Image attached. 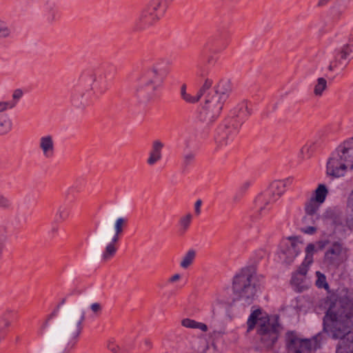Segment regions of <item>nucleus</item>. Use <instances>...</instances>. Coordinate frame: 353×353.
<instances>
[{"mask_svg": "<svg viewBox=\"0 0 353 353\" xmlns=\"http://www.w3.org/2000/svg\"><path fill=\"white\" fill-rule=\"evenodd\" d=\"M310 265V264H307L306 263L305 260H304V261L303 262V263L299 267V268L298 269L297 272L295 274H296L299 276H303L305 277V275H306L307 270H308V266Z\"/></svg>", "mask_w": 353, "mask_h": 353, "instance_id": "31", "label": "nucleus"}, {"mask_svg": "<svg viewBox=\"0 0 353 353\" xmlns=\"http://www.w3.org/2000/svg\"><path fill=\"white\" fill-rule=\"evenodd\" d=\"M248 330H252L257 325L258 334L261 341L267 348H270L278 338L276 327L270 323L268 314L260 309L254 310L250 315L248 321Z\"/></svg>", "mask_w": 353, "mask_h": 353, "instance_id": "5", "label": "nucleus"}, {"mask_svg": "<svg viewBox=\"0 0 353 353\" xmlns=\"http://www.w3.org/2000/svg\"><path fill=\"white\" fill-rule=\"evenodd\" d=\"M180 279L181 275L179 274H174L171 277H170V279H168V282L170 283H173L179 281Z\"/></svg>", "mask_w": 353, "mask_h": 353, "instance_id": "35", "label": "nucleus"}, {"mask_svg": "<svg viewBox=\"0 0 353 353\" xmlns=\"http://www.w3.org/2000/svg\"><path fill=\"white\" fill-rule=\"evenodd\" d=\"M290 353H310L319 347L316 338L303 339L293 332H288L286 337Z\"/></svg>", "mask_w": 353, "mask_h": 353, "instance_id": "8", "label": "nucleus"}, {"mask_svg": "<svg viewBox=\"0 0 353 353\" xmlns=\"http://www.w3.org/2000/svg\"><path fill=\"white\" fill-rule=\"evenodd\" d=\"M317 279L316 281V285L319 288H327V283L326 282V279L324 274H321L320 272L317 271L316 272Z\"/></svg>", "mask_w": 353, "mask_h": 353, "instance_id": "25", "label": "nucleus"}, {"mask_svg": "<svg viewBox=\"0 0 353 353\" xmlns=\"http://www.w3.org/2000/svg\"><path fill=\"white\" fill-rule=\"evenodd\" d=\"M255 272L251 268L242 269L233 278L232 292L244 303L250 304L256 294Z\"/></svg>", "mask_w": 353, "mask_h": 353, "instance_id": "4", "label": "nucleus"}, {"mask_svg": "<svg viewBox=\"0 0 353 353\" xmlns=\"http://www.w3.org/2000/svg\"><path fill=\"white\" fill-rule=\"evenodd\" d=\"M327 88V80L323 77H319L316 79V83L314 88V94L316 97L322 96L323 92Z\"/></svg>", "mask_w": 353, "mask_h": 353, "instance_id": "20", "label": "nucleus"}, {"mask_svg": "<svg viewBox=\"0 0 353 353\" xmlns=\"http://www.w3.org/2000/svg\"><path fill=\"white\" fill-rule=\"evenodd\" d=\"M201 201L197 200L194 204V210L196 214H199L201 212Z\"/></svg>", "mask_w": 353, "mask_h": 353, "instance_id": "36", "label": "nucleus"}, {"mask_svg": "<svg viewBox=\"0 0 353 353\" xmlns=\"http://www.w3.org/2000/svg\"><path fill=\"white\" fill-rule=\"evenodd\" d=\"M229 318H230V319H232V316H230V315H229Z\"/></svg>", "mask_w": 353, "mask_h": 353, "instance_id": "43", "label": "nucleus"}, {"mask_svg": "<svg viewBox=\"0 0 353 353\" xmlns=\"http://www.w3.org/2000/svg\"><path fill=\"white\" fill-rule=\"evenodd\" d=\"M192 219V215L190 213H188L180 218L179 225L183 231H185L188 229Z\"/></svg>", "mask_w": 353, "mask_h": 353, "instance_id": "24", "label": "nucleus"}, {"mask_svg": "<svg viewBox=\"0 0 353 353\" xmlns=\"http://www.w3.org/2000/svg\"><path fill=\"white\" fill-rule=\"evenodd\" d=\"M23 92L21 89L15 90L12 93V99L10 101H0V112H6L8 110L14 108L19 100L22 97Z\"/></svg>", "mask_w": 353, "mask_h": 353, "instance_id": "14", "label": "nucleus"}, {"mask_svg": "<svg viewBox=\"0 0 353 353\" xmlns=\"http://www.w3.org/2000/svg\"><path fill=\"white\" fill-rule=\"evenodd\" d=\"M353 58V45L345 44L339 52V58L329 66L330 71L336 68L344 69Z\"/></svg>", "mask_w": 353, "mask_h": 353, "instance_id": "11", "label": "nucleus"}, {"mask_svg": "<svg viewBox=\"0 0 353 353\" xmlns=\"http://www.w3.org/2000/svg\"><path fill=\"white\" fill-rule=\"evenodd\" d=\"M188 92H186V85L183 84L181 88V97L184 96Z\"/></svg>", "mask_w": 353, "mask_h": 353, "instance_id": "38", "label": "nucleus"}, {"mask_svg": "<svg viewBox=\"0 0 353 353\" xmlns=\"http://www.w3.org/2000/svg\"><path fill=\"white\" fill-rule=\"evenodd\" d=\"M302 248L303 243L298 238H288L281 248L280 259L285 265H290L296 260Z\"/></svg>", "mask_w": 353, "mask_h": 353, "instance_id": "9", "label": "nucleus"}, {"mask_svg": "<svg viewBox=\"0 0 353 353\" xmlns=\"http://www.w3.org/2000/svg\"><path fill=\"white\" fill-rule=\"evenodd\" d=\"M11 31L9 27L0 21V38H8L10 36Z\"/></svg>", "mask_w": 353, "mask_h": 353, "instance_id": "26", "label": "nucleus"}, {"mask_svg": "<svg viewBox=\"0 0 353 353\" xmlns=\"http://www.w3.org/2000/svg\"><path fill=\"white\" fill-rule=\"evenodd\" d=\"M92 312L97 313L101 310V305L98 303H94L90 305Z\"/></svg>", "mask_w": 353, "mask_h": 353, "instance_id": "34", "label": "nucleus"}, {"mask_svg": "<svg viewBox=\"0 0 353 353\" xmlns=\"http://www.w3.org/2000/svg\"><path fill=\"white\" fill-rule=\"evenodd\" d=\"M230 88L228 83L221 81L214 87V94H208L203 108L217 117L223 107V101L229 95Z\"/></svg>", "mask_w": 353, "mask_h": 353, "instance_id": "7", "label": "nucleus"}, {"mask_svg": "<svg viewBox=\"0 0 353 353\" xmlns=\"http://www.w3.org/2000/svg\"><path fill=\"white\" fill-rule=\"evenodd\" d=\"M212 85V81L210 79H206L198 92V94L201 97L208 91Z\"/></svg>", "mask_w": 353, "mask_h": 353, "instance_id": "29", "label": "nucleus"}, {"mask_svg": "<svg viewBox=\"0 0 353 353\" xmlns=\"http://www.w3.org/2000/svg\"><path fill=\"white\" fill-rule=\"evenodd\" d=\"M196 256V252L193 249L188 250L180 261V267L187 270L193 264Z\"/></svg>", "mask_w": 353, "mask_h": 353, "instance_id": "17", "label": "nucleus"}, {"mask_svg": "<svg viewBox=\"0 0 353 353\" xmlns=\"http://www.w3.org/2000/svg\"><path fill=\"white\" fill-rule=\"evenodd\" d=\"M10 129V123L6 119L0 117V134H5L8 133Z\"/></svg>", "mask_w": 353, "mask_h": 353, "instance_id": "27", "label": "nucleus"}, {"mask_svg": "<svg viewBox=\"0 0 353 353\" xmlns=\"http://www.w3.org/2000/svg\"><path fill=\"white\" fill-rule=\"evenodd\" d=\"M322 204L310 199L305 203L304 211L305 216L302 221L305 225L314 224L319 219V211Z\"/></svg>", "mask_w": 353, "mask_h": 353, "instance_id": "12", "label": "nucleus"}, {"mask_svg": "<svg viewBox=\"0 0 353 353\" xmlns=\"http://www.w3.org/2000/svg\"><path fill=\"white\" fill-rule=\"evenodd\" d=\"M348 249L340 242L336 241L327 248L324 255V261L328 265L338 267L347 261Z\"/></svg>", "mask_w": 353, "mask_h": 353, "instance_id": "10", "label": "nucleus"}, {"mask_svg": "<svg viewBox=\"0 0 353 353\" xmlns=\"http://www.w3.org/2000/svg\"><path fill=\"white\" fill-rule=\"evenodd\" d=\"M353 296H341L328 310L325 330L333 339H340L336 353H353Z\"/></svg>", "mask_w": 353, "mask_h": 353, "instance_id": "1", "label": "nucleus"}, {"mask_svg": "<svg viewBox=\"0 0 353 353\" xmlns=\"http://www.w3.org/2000/svg\"><path fill=\"white\" fill-rule=\"evenodd\" d=\"M157 85H154V86H153V90H157Z\"/></svg>", "mask_w": 353, "mask_h": 353, "instance_id": "42", "label": "nucleus"}, {"mask_svg": "<svg viewBox=\"0 0 353 353\" xmlns=\"http://www.w3.org/2000/svg\"><path fill=\"white\" fill-rule=\"evenodd\" d=\"M182 99L188 103H196L201 99V97L199 96V94L197 93L196 96H192L189 93L185 94L184 96H183Z\"/></svg>", "mask_w": 353, "mask_h": 353, "instance_id": "28", "label": "nucleus"}, {"mask_svg": "<svg viewBox=\"0 0 353 353\" xmlns=\"http://www.w3.org/2000/svg\"><path fill=\"white\" fill-rule=\"evenodd\" d=\"M353 168V138L340 144L328 159L326 173L332 177L345 175L348 169Z\"/></svg>", "mask_w": 353, "mask_h": 353, "instance_id": "3", "label": "nucleus"}, {"mask_svg": "<svg viewBox=\"0 0 353 353\" xmlns=\"http://www.w3.org/2000/svg\"><path fill=\"white\" fill-rule=\"evenodd\" d=\"M6 206H7L6 199L3 196H0V207H6Z\"/></svg>", "mask_w": 353, "mask_h": 353, "instance_id": "37", "label": "nucleus"}, {"mask_svg": "<svg viewBox=\"0 0 353 353\" xmlns=\"http://www.w3.org/2000/svg\"><path fill=\"white\" fill-rule=\"evenodd\" d=\"M347 208L348 211L350 212L347 223L348 226L350 228L353 229V188L347 197Z\"/></svg>", "mask_w": 353, "mask_h": 353, "instance_id": "21", "label": "nucleus"}, {"mask_svg": "<svg viewBox=\"0 0 353 353\" xmlns=\"http://www.w3.org/2000/svg\"><path fill=\"white\" fill-rule=\"evenodd\" d=\"M316 223H315L314 224L305 225V227L301 229L302 232L307 234H313L316 233V232L317 231Z\"/></svg>", "mask_w": 353, "mask_h": 353, "instance_id": "30", "label": "nucleus"}, {"mask_svg": "<svg viewBox=\"0 0 353 353\" xmlns=\"http://www.w3.org/2000/svg\"><path fill=\"white\" fill-rule=\"evenodd\" d=\"M125 223L126 219L125 218L119 217L114 223V229L111 228L108 223H104L102 225L97 236V243L105 246L101 256L103 261L109 260L117 252L116 244Z\"/></svg>", "mask_w": 353, "mask_h": 353, "instance_id": "6", "label": "nucleus"}, {"mask_svg": "<svg viewBox=\"0 0 353 353\" xmlns=\"http://www.w3.org/2000/svg\"><path fill=\"white\" fill-rule=\"evenodd\" d=\"M291 283L294 290L298 292H303L308 288L305 277L296 274H293Z\"/></svg>", "mask_w": 353, "mask_h": 353, "instance_id": "18", "label": "nucleus"}, {"mask_svg": "<svg viewBox=\"0 0 353 353\" xmlns=\"http://www.w3.org/2000/svg\"><path fill=\"white\" fill-rule=\"evenodd\" d=\"M154 84V81L152 80H150L148 83H147V85H153Z\"/></svg>", "mask_w": 353, "mask_h": 353, "instance_id": "41", "label": "nucleus"}, {"mask_svg": "<svg viewBox=\"0 0 353 353\" xmlns=\"http://www.w3.org/2000/svg\"><path fill=\"white\" fill-rule=\"evenodd\" d=\"M283 185L281 182H273L270 186L272 192V195L274 196H276L277 198L280 197L283 194Z\"/></svg>", "mask_w": 353, "mask_h": 353, "instance_id": "23", "label": "nucleus"}, {"mask_svg": "<svg viewBox=\"0 0 353 353\" xmlns=\"http://www.w3.org/2000/svg\"><path fill=\"white\" fill-rule=\"evenodd\" d=\"M327 192L328 191L326 186L324 184H320L315 190L314 196L310 199L320 203L321 204H323L325 200Z\"/></svg>", "mask_w": 353, "mask_h": 353, "instance_id": "19", "label": "nucleus"}, {"mask_svg": "<svg viewBox=\"0 0 353 353\" xmlns=\"http://www.w3.org/2000/svg\"><path fill=\"white\" fill-rule=\"evenodd\" d=\"M316 250V246L313 243H309L306 246L305 260L307 264H312L313 261V254Z\"/></svg>", "mask_w": 353, "mask_h": 353, "instance_id": "22", "label": "nucleus"}, {"mask_svg": "<svg viewBox=\"0 0 353 353\" xmlns=\"http://www.w3.org/2000/svg\"><path fill=\"white\" fill-rule=\"evenodd\" d=\"M163 148V143L159 141H156L153 143L152 150L150 153V156L147 160V163L150 165L155 164L159 161L162 157L161 150Z\"/></svg>", "mask_w": 353, "mask_h": 353, "instance_id": "15", "label": "nucleus"}, {"mask_svg": "<svg viewBox=\"0 0 353 353\" xmlns=\"http://www.w3.org/2000/svg\"><path fill=\"white\" fill-rule=\"evenodd\" d=\"M329 241L326 239L320 240L316 242L315 245L316 246L317 250H322L327 245Z\"/></svg>", "mask_w": 353, "mask_h": 353, "instance_id": "33", "label": "nucleus"}, {"mask_svg": "<svg viewBox=\"0 0 353 353\" xmlns=\"http://www.w3.org/2000/svg\"><path fill=\"white\" fill-rule=\"evenodd\" d=\"M226 334V331L225 328H221L220 330H214L210 334L211 336L214 339H219L222 337L224 334Z\"/></svg>", "mask_w": 353, "mask_h": 353, "instance_id": "32", "label": "nucleus"}, {"mask_svg": "<svg viewBox=\"0 0 353 353\" xmlns=\"http://www.w3.org/2000/svg\"><path fill=\"white\" fill-rule=\"evenodd\" d=\"M84 312L72 308L51 327L46 343L47 353H68L75 346L82 330Z\"/></svg>", "mask_w": 353, "mask_h": 353, "instance_id": "2", "label": "nucleus"}, {"mask_svg": "<svg viewBox=\"0 0 353 353\" xmlns=\"http://www.w3.org/2000/svg\"><path fill=\"white\" fill-rule=\"evenodd\" d=\"M181 325L186 328L199 330L203 332H206L208 330V327L206 324L189 318L182 319Z\"/></svg>", "mask_w": 353, "mask_h": 353, "instance_id": "16", "label": "nucleus"}, {"mask_svg": "<svg viewBox=\"0 0 353 353\" xmlns=\"http://www.w3.org/2000/svg\"><path fill=\"white\" fill-rule=\"evenodd\" d=\"M152 72H153L155 75H158L159 72H158L157 68H153L152 69Z\"/></svg>", "mask_w": 353, "mask_h": 353, "instance_id": "40", "label": "nucleus"}, {"mask_svg": "<svg viewBox=\"0 0 353 353\" xmlns=\"http://www.w3.org/2000/svg\"><path fill=\"white\" fill-rule=\"evenodd\" d=\"M39 148L45 157H50L54 151V143L52 136L45 135L39 139Z\"/></svg>", "mask_w": 353, "mask_h": 353, "instance_id": "13", "label": "nucleus"}, {"mask_svg": "<svg viewBox=\"0 0 353 353\" xmlns=\"http://www.w3.org/2000/svg\"><path fill=\"white\" fill-rule=\"evenodd\" d=\"M330 0H319L318 2L319 6H323L326 5Z\"/></svg>", "mask_w": 353, "mask_h": 353, "instance_id": "39", "label": "nucleus"}]
</instances>
